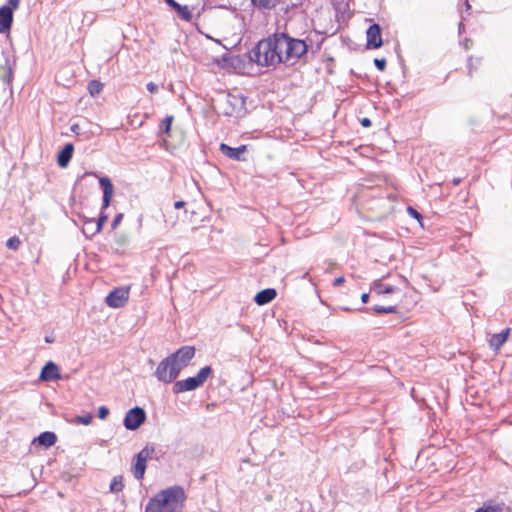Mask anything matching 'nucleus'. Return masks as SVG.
<instances>
[{
  "label": "nucleus",
  "instance_id": "obj_1",
  "mask_svg": "<svg viewBox=\"0 0 512 512\" xmlns=\"http://www.w3.org/2000/svg\"><path fill=\"white\" fill-rule=\"evenodd\" d=\"M185 500L184 489L171 486L156 493L146 504L145 512H181Z\"/></svg>",
  "mask_w": 512,
  "mask_h": 512
},
{
  "label": "nucleus",
  "instance_id": "obj_2",
  "mask_svg": "<svg viewBox=\"0 0 512 512\" xmlns=\"http://www.w3.org/2000/svg\"><path fill=\"white\" fill-rule=\"evenodd\" d=\"M275 36L281 63L293 65L307 53L308 45L304 40L292 38L286 33H275Z\"/></svg>",
  "mask_w": 512,
  "mask_h": 512
},
{
  "label": "nucleus",
  "instance_id": "obj_3",
  "mask_svg": "<svg viewBox=\"0 0 512 512\" xmlns=\"http://www.w3.org/2000/svg\"><path fill=\"white\" fill-rule=\"evenodd\" d=\"M276 36L263 39L248 52V58L251 62L259 66H274L281 63V56L278 54Z\"/></svg>",
  "mask_w": 512,
  "mask_h": 512
},
{
  "label": "nucleus",
  "instance_id": "obj_4",
  "mask_svg": "<svg viewBox=\"0 0 512 512\" xmlns=\"http://www.w3.org/2000/svg\"><path fill=\"white\" fill-rule=\"evenodd\" d=\"M100 187L103 190V200H102V212L97 221L94 219H89L86 221V227L93 226V229L90 233L91 236L99 233L102 230L104 223L107 221L108 216L103 212L110 205L111 198L114 193L113 185L108 177H101L99 179Z\"/></svg>",
  "mask_w": 512,
  "mask_h": 512
},
{
  "label": "nucleus",
  "instance_id": "obj_5",
  "mask_svg": "<svg viewBox=\"0 0 512 512\" xmlns=\"http://www.w3.org/2000/svg\"><path fill=\"white\" fill-rule=\"evenodd\" d=\"M213 374V369L211 366H204L202 367L197 375L188 377L183 380L174 381L172 392L176 395L188 392V391H194L201 386L210 378Z\"/></svg>",
  "mask_w": 512,
  "mask_h": 512
},
{
  "label": "nucleus",
  "instance_id": "obj_6",
  "mask_svg": "<svg viewBox=\"0 0 512 512\" xmlns=\"http://www.w3.org/2000/svg\"><path fill=\"white\" fill-rule=\"evenodd\" d=\"M179 374L178 367L175 366L170 356H167L159 362L154 373L155 377L165 384L173 383Z\"/></svg>",
  "mask_w": 512,
  "mask_h": 512
},
{
  "label": "nucleus",
  "instance_id": "obj_7",
  "mask_svg": "<svg viewBox=\"0 0 512 512\" xmlns=\"http://www.w3.org/2000/svg\"><path fill=\"white\" fill-rule=\"evenodd\" d=\"M154 452L153 447L145 446L139 453L134 457V463L132 466V473L137 480H142L147 467V460L151 458Z\"/></svg>",
  "mask_w": 512,
  "mask_h": 512
},
{
  "label": "nucleus",
  "instance_id": "obj_8",
  "mask_svg": "<svg viewBox=\"0 0 512 512\" xmlns=\"http://www.w3.org/2000/svg\"><path fill=\"white\" fill-rule=\"evenodd\" d=\"M195 353L196 350L194 346H182L169 356L175 366L178 367V371L181 372L194 358Z\"/></svg>",
  "mask_w": 512,
  "mask_h": 512
},
{
  "label": "nucleus",
  "instance_id": "obj_9",
  "mask_svg": "<svg viewBox=\"0 0 512 512\" xmlns=\"http://www.w3.org/2000/svg\"><path fill=\"white\" fill-rule=\"evenodd\" d=\"M146 420L145 410L141 407H134L126 413L123 424L127 430L138 429Z\"/></svg>",
  "mask_w": 512,
  "mask_h": 512
},
{
  "label": "nucleus",
  "instance_id": "obj_10",
  "mask_svg": "<svg viewBox=\"0 0 512 512\" xmlns=\"http://www.w3.org/2000/svg\"><path fill=\"white\" fill-rule=\"evenodd\" d=\"M129 292V287H117L106 296L105 302L111 308H121L127 303Z\"/></svg>",
  "mask_w": 512,
  "mask_h": 512
},
{
  "label": "nucleus",
  "instance_id": "obj_11",
  "mask_svg": "<svg viewBox=\"0 0 512 512\" xmlns=\"http://www.w3.org/2000/svg\"><path fill=\"white\" fill-rule=\"evenodd\" d=\"M245 101L241 96L227 94L222 102L223 113L226 116H234L244 108Z\"/></svg>",
  "mask_w": 512,
  "mask_h": 512
},
{
  "label": "nucleus",
  "instance_id": "obj_12",
  "mask_svg": "<svg viewBox=\"0 0 512 512\" xmlns=\"http://www.w3.org/2000/svg\"><path fill=\"white\" fill-rule=\"evenodd\" d=\"M366 36L368 48L377 49L382 46L383 41L381 37V28L378 24L369 26L366 32Z\"/></svg>",
  "mask_w": 512,
  "mask_h": 512
},
{
  "label": "nucleus",
  "instance_id": "obj_13",
  "mask_svg": "<svg viewBox=\"0 0 512 512\" xmlns=\"http://www.w3.org/2000/svg\"><path fill=\"white\" fill-rule=\"evenodd\" d=\"M40 380L42 381H56L61 378L59 367L52 361L47 362L40 373Z\"/></svg>",
  "mask_w": 512,
  "mask_h": 512
},
{
  "label": "nucleus",
  "instance_id": "obj_14",
  "mask_svg": "<svg viewBox=\"0 0 512 512\" xmlns=\"http://www.w3.org/2000/svg\"><path fill=\"white\" fill-rule=\"evenodd\" d=\"M219 150L223 155L232 160L242 161L244 158L242 157L243 153L247 150L246 145H240L239 147H231L225 143H221Z\"/></svg>",
  "mask_w": 512,
  "mask_h": 512
},
{
  "label": "nucleus",
  "instance_id": "obj_15",
  "mask_svg": "<svg viewBox=\"0 0 512 512\" xmlns=\"http://www.w3.org/2000/svg\"><path fill=\"white\" fill-rule=\"evenodd\" d=\"M510 333V328H506L500 333H496L489 339V347L493 351H499L503 344L507 341Z\"/></svg>",
  "mask_w": 512,
  "mask_h": 512
},
{
  "label": "nucleus",
  "instance_id": "obj_16",
  "mask_svg": "<svg viewBox=\"0 0 512 512\" xmlns=\"http://www.w3.org/2000/svg\"><path fill=\"white\" fill-rule=\"evenodd\" d=\"M13 23V13L9 7L0 8V34L9 31Z\"/></svg>",
  "mask_w": 512,
  "mask_h": 512
},
{
  "label": "nucleus",
  "instance_id": "obj_17",
  "mask_svg": "<svg viewBox=\"0 0 512 512\" xmlns=\"http://www.w3.org/2000/svg\"><path fill=\"white\" fill-rule=\"evenodd\" d=\"M276 296L277 292L274 288H266L255 295L254 301L258 305L262 306L273 301L276 298Z\"/></svg>",
  "mask_w": 512,
  "mask_h": 512
},
{
  "label": "nucleus",
  "instance_id": "obj_18",
  "mask_svg": "<svg viewBox=\"0 0 512 512\" xmlns=\"http://www.w3.org/2000/svg\"><path fill=\"white\" fill-rule=\"evenodd\" d=\"M57 441V436L54 432L45 431L42 432L37 438H34L32 443H38L40 446L49 448L53 446Z\"/></svg>",
  "mask_w": 512,
  "mask_h": 512
},
{
  "label": "nucleus",
  "instance_id": "obj_19",
  "mask_svg": "<svg viewBox=\"0 0 512 512\" xmlns=\"http://www.w3.org/2000/svg\"><path fill=\"white\" fill-rule=\"evenodd\" d=\"M74 151V146L71 143H67L62 150L59 152L57 157L58 165L62 168L66 167L70 162Z\"/></svg>",
  "mask_w": 512,
  "mask_h": 512
},
{
  "label": "nucleus",
  "instance_id": "obj_20",
  "mask_svg": "<svg viewBox=\"0 0 512 512\" xmlns=\"http://www.w3.org/2000/svg\"><path fill=\"white\" fill-rule=\"evenodd\" d=\"M12 74L13 71L10 60L8 58H5L4 65H0V79L6 82L7 84H10Z\"/></svg>",
  "mask_w": 512,
  "mask_h": 512
},
{
  "label": "nucleus",
  "instance_id": "obj_21",
  "mask_svg": "<svg viewBox=\"0 0 512 512\" xmlns=\"http://www.w3.org/2000/svg\"><path fill=\"white\" fill-rule=\"evenodd\" d=\"M172 9H174L177 12L178 16L182 20H184L186 22H190L192 20V13L189 10L188 6L181 5L178 2H176L175 5L172 7Z\"/></svg>",
  "mask_w": 512,
  "mask_h": 512
},
{
  "label": "nucleus",
  "instance_id": "obj_22",
  "mask_svg": "<svg viewBox=\"0 0 512 512\" xmlns=\"http://www.w3.org/2000/svg\"><path fill=\"white\" fill-rule=\"evenodd\" d=\"M504 503L486 502L475 512H503Z\"/></svg>",
  "mask_w": 512,
  "mask_h": 512
},
{
  "label": "nucleus",
  "instance_id": "obj_23",
  "mask_svg": "<svg viewBox=\"0 0 512 512\" xmlns=\"http://www.w3.org/2000/svg\"><path fill=\"white\" fill-rule=\"evenodd\" d=\"M279 0H251V3L254 7L258 9H267L271 10L276 7Z\"/></svg>",
  "mask_w": 512,
  "mask_h": 512
},
{
  "label": "nucleus",
  "instance_id": "obj_24",
  "mask_svg": "<svg viewBox=\"0 0 512 512\" xmlns=\"http://www.w3.org/2000/svg\"><path fill=\"white\" fill-rule=\"evenodd\" d=\"M87 89L91 96L95 97L100 94L103 89V84L97 80H91L88 83Z\"/></svg>",
  "mask_w": 512,
  "mask_h": 512
},
{
  "label": "nucleus",
  "instance_id": "obj_25",
  "mask_svg": "<svg viewBox=\"0 0 512 512\" xmlns=\"http://www.w3.org/2000/svg\"><path fill=\"white\" fill-rule=\"evenodd\" d=\"M124 488L123 484V477L122 476H115L113 477L111 484H110V491L113 493L121 492Z\"/></svg>",
  "mask_w": 512,
  "mask_h": 512
},
{
  "label": "nucleus",
  "instance_id": "obj_26",
  "mask_svg": "<svg viewBox=\"0 0 512 512\" xmlns=\"http://www.w3.org/2000/svg\"><path fill=\"white\" fill-rule=\"evenodd\" d=\"M373 310L376 314H390L395 313L397 311V306H381V305H375L373 307Z\"/></svg>",
  "mask_w": 512,
  "mask_h": 512
},
{
  "label": "nucleus",
  "instance_id": "obj_27",
  "mask_svg": "<svg viewBox=\"0 0 512 512\" xmlns=\"http://www.w3.org/2000/svg\"><path fill=\"white\" fill-rule=\"evenodd\" d=\"M173 122V116H166L161 123V129L165 134H168L171 129V125Z\"/></svg>",
  "mask_w": 512,
  "mask_h": 512
},
{
  "label": "nucleus",
  "instance_id": "obj_28",
  "mask_svg": "<svg viewBox=\"0 0 512 512\" xmlns=\"http://www.w3.org/2000/svg\"><path fill=\"white\" fill-rule=\"evenodd\" d=\"M20 243L21 242H20L19 238L16 236H13L7 240L6 246L10 249L17 250L20 246Z\"/></svg>",
  "mask_w": 512,
  "mask_h": 512
},
{
  "label": "nucleus",
  "instance_id": "obj_29",
  "mask_svg": "<svg viewBox=\"0 0 512 512\" xmlns=\"http://www.w3.org/2000/svg\"><path fill=\"white\" fill-rule=\"evenodd\" d=\"M93 416L92 414H86L76 417V422L83 424V425H89L92 422Z\"/></svg>",
  "mask_w": 512,
  "mask_h": 512
},
{
  "label": "nucleus",
  "instance_id": "obj_30",
  "mask_svg": "<svg viewBox=\"0 0 512 512\" xmlns=\"http://www.w3.org/2000/svg\"><path fill=\"white\" fill-rule=\"evenodd\" d=\"M395 291V287L394 286H391V285H383V284H379L378 285V293L379 294H389V293H393Z\"/></svg>",
  "mask_w": 512,
  "mask_h": 512
},
{
  "label": "nucleus",
  "instance_id": "obj_31",
  "mask_svg": "<svg viewBox=\"0 0 512 512\" xmlns=\"http://www.w3.org/2000/svg\"><path fill=\"white\" fill-rule=\"evenodd\" d=\"M374 64L378 70L384 71L386 68V59L385 58H381V59L375 58Z\"/></svg>",
  "mask_w": 512,
  "mask_h": 512
},
{
  "label": "nucleus",
  "instance_id": "obj_32",
  "mask_svg": "<svg viewBox=\"0 0 512 512\" xmlns=\"http://www.w3.org/2000/svg\"><path fill=\"white\" fill-rule=\"evenodd\" d=\"M480 64V59H476L475 60V63H474V59L472 57H470L468 59V70H469V74L471 75L473 70L477 68V65Z\"/></svg>",
  "mask_w": 512,
  "mask_h": 512
},
{
  "label": "nucleus",
  "instance_id": "obj_33",
  "mask_svg": "<svg viewBox=\"0 0 512 512\" xmlns=\"http://www.w3.org/2000/svg\"><path fill=\"white\" fill-rule=\"evenodd\" d=\"M20 0H8L6 5H3L2 7H9L11 12L13 13V10H16L19 7Z\"/></svg>",
  "mask_w": 512,
  "mask_h": 512
},
{
  "label": "nucleus",
  "instance_id": "obj_34",
  "mask_svg": "<svg viewBox=\"0 0 512 512\" xmlns=\"http://www.w3.org/2000/svg\"><path fill=\"white\" fill-rule=\"evenodd\" d=\"M109 415V409L106 406H100L98 409V417L102 420L106 419Z\"/></svg>",
  "mask_w": 512,
  "mask_h": 512
},
{
  "label": "nucleus",
  "instance_id": "obj_35",
  "mask_svg": "<svg viewBox=\"0 0 512 512\" xmlns=\"http://www.w3.org/2000/svg\"><path fill=\"white\" fill-rule=\"evenodd\" d=\"M122 218H123V214H122V213H119V214H117V215L114 217V219H113V221H112V224H111L112 229H115V228L120 224V222H121Z\"/></svg>",
  "mask_w": 512,
  "mask_h": 512
},
{
  "label": "nucleus",
  "instance_id": "obj_36",
  "mask_svg": "<svg viewBox=\"0 0 512 512\" xmlns=\"http://www.w3.org/2000/svg\"><path fill=\"white\" fill-rule=\"evenodd\" d=\"M407 211H408V213H409L413 218H415V219H418V220H419V219L422 217V216H421V214H420L417 210H415L414 208H412V207H408V208H407Z\"/></svg>",
  "mask_w": 512,
  "mask_h": 512
},
{
  "label": "nucleus",
  "instance_id": "obj_37",
  "mask_svg": "<svg viewBox=\"0 0 512 512\" xmlns=\"http://www.w3.org/2000/svg\"><path fill=\"white\" fill-rule=\"evenodd\" d=\"M146 87L150 93H156L158 91V85L154 82L147 83Z\"/></svg>",
  "mask_w": 512,
  "mask_h": 512
},
{
  "label": "nucleus",
  "instance_id": "obj_38",
  "mask_svg": "<svg viewBox=\"0 0 512 512\" xmlns=\"http://www.w3.org/2000/svg\"><path fill=\"white\" fill-rule=\"evenodd\" d=\"M92 229H93V226H89V227L87 228V227H86V222H85V223H84V227H83V230H82V231H83L84 235H85L86 237H88V238H89V237H92V236L90 235V233H91Z\"/></svg>",
  "mask_w": 512,
  "mask_h": 512
},
{
  "label": "nucleus",
  "instance_id": "obj_39",
  "mask_svg": "<svg viewBox=\"0 0 512 512\" xmlns=\"http://www.w3.org/2000/svg\"><path fill=\"white\" fill-rule=\"evenodd\" d=\"M344 282H345V278H344L343 276L337 277V278L333 281V286H335V287L340 286V285H342Z\"/></svg>",
  "mask_w": 512,
  "mask_h": 512
},
{
  "label": "nucleus",
  "instance_id": "obj_40",
  "mask_svg": "<svg viewBox=\"0 0 512 512\" xmlns=\"http://www.w3.org/2000/svg\"><path fill=\"white\" fill-rule=\"evenodd\" d=\"M371 124H372V122H371V120H370L369 118H363V119L361 120V125H362L363 127H370V126H371Z\"/></svg>",
  "mask_w": 512,
  "mask_h": 512
},
{
  "label": "nucleus",
  "instance_id": "obj_41",
  "mask_svg": "<svg viewBox=\"0 0 512 512\" xmlns=\"http://www.w3.org/2000/svg\"><path fill=\"white\" fill-rule=\"evenodd\" d=\"M185 206V202L184 201H176L174 203V208L175 209H181Z\"/></svg>",
  "mask_w": 512,
  "mask_h": 512
},
{
  "label": "nucleus",
  "instance_id": "obj_42",
  "mask_svg": "<svg viewBox=\"0 0 512 512\" xmlns=\"http://www.w3.org/2000/svg\"><path fill=\"white\" fill-rule=\"evenodd\" d=\"M361 301L365 304L369 301V294L368 293H363L361 295Z\"/></svg>",
  "mask_w": 512,
  "mask_h": 512
},
{
  "label": "nucleus",
  "instance_id": "obj_43",
  "mask_svg": "<svg viewBox=\"0 0 512 512\" xmlns=\"http://www.w3.org/2000/svg\"><path fill=\"white\" fill-rule=\"evenodd\" d=\"M461 181H462V179L460 177H456V178L452 179V184L454 186H457V185H459L461 183Z\"/></svg>",
  "mask_w": 512,
  "mask_h": 512
},
{
  "label": "nucleus",
  "instance_id": "obj_44",
  "mask_svg": "<svg viewBox=\"0 0 512 512\" xmlns=\"http://www.w3.org/2000/svg\"><path fill=\"white\" fill-rule=\"evenodd\" d=\"M169 7H173L176 3L175 0H164Z\"/></svg>",
  "mask_w": 512,
  "mask_h": 512
},
{
  "label": "nucleus",
  "instance_id": "obj_45",
  "mask_svg": "<svg viewBox=\"0 0 512 512\" xmlns=\"http://www.w3.org/2000/svg\"><path fill=\"white\" fill-rule=\"evenodd\" d=\"M78 129H79V125H77V124H74V125L71 126V131L72 132L77 133Z\"/></svg>",
  "mask_w": 512,
  "mask_h": 512
},
{
  "label": "nucleus",
  "instance_id": "obj_46",
  "mask_svg": "<svg viewBox=\"0 0 512 512\" xmlns=\"http://www.w3.org/2000/svg\"><path fill=\"white\" fill-rule=\"evenodd\" d=\"M45 341H46V342H48V343H50V342H51V340H50V338H49V337H46V338H45Z\"/></svg>",
  "mask_w": 512,
  "mask_h": 512
},
{
  "label": "nucleus",
  "instance_id": "obj_47",
  "mask_svg": "<svg viewBox=\"0 0 512 512\" xmlns=\"http://www.w3.org/2000/svg\"><path fill=\"white\" fill-rule=\"evenodd\" d=\"M308 277V273L303 274V278L306 279Z\"/></svg>",
  "mask_w": 512,
  "mask_h": 512
}]
</instances>
